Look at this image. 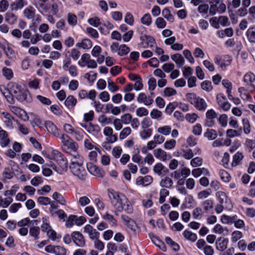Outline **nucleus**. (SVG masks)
<instances>
[{
  "label": "nucleus",
  "instance_id": "69168bd1",
  "mask_svg": "<svg viewBox=\"0 0 255 255\" xmlns=\"http://www.w3.org/2000/svg\"><path fill=\"white\" fill-rule=\"evenodd\" d=\"M150 116L152 119H155L157 121H159L162 116V113L157 109H154L151 111Z\"/></svg>",
  "mask_w": 255,
  "mask_h": 255
},
{
  "label": "nucleus",
  "instance_id": "338daca9",
  "mask_svg": "<svg viewBox=\"0 0 255 255\" xmlns=\"http://www.w3.org/2000/svg\"><path fill=\"white\" fill-rule=\"evenodd\" d=\"M141 23L145 25L149 26L152 22V19L149 13H146L141 18Z\"/></svg>",
  "mask_w": 255,
  "mask_h": 255
},
{
  "label": "nucleus",
  "instance_id": "1a4fd4ad",
  "mask_svg": "<svg viewBox=\"0 0 255 255\" xmlns=\"http://www.w3.org/2000/svg\"><path fill=\"white\" fill-rule=\"evenodd\" d=\"M153 153L155 158L161 161H166L171 158V154H168L165 151L160 148L154 149Z\"/></svg>",
  "mask_w": 255,
  "mask_h": 255
},
{
  "label": "nucleus",
  "instance_id": "bb28decb",
  "mask_svg": "<svg viewBox=\"0 0 255 255\" xmlns=\"http://www.w3.org/2000/svg\"><path fill=\"white\" fill-rule=\"evenodd\" d=\"M228 243V239L220 238L216 243V248L219 251H223L227 249Z\"/></svg>",
  "mask_w": 255,
  "mask_h": 255
},
{
  "label": "nucleus",
  "instance_id": "e2e57ef3",
  "mask_svg": "<svg viewBox=\"0 0 255 255\" xmlns=\"http://www.w3.org/2000/svg\"><path fill=\"white\" fill-rule=\"evenodd\" d=\"M91 59L90 55L88 53L83 54L80 60L78 61V64L81 67L86 66V63Z\"/></svg>",
  "mask_w": 255,
  "mask_h": 255
},
{
  "label": "nucleus",
  "instance_id": "4d7b16f0",
  "mask_svg": "<svg viewBox=\"0 0 255 255\" xmlns=\"http://www.w3.org/2000/svg\"><path fill=\"white\" fill-rule=\"evenodd\" d=\"M204 136L209 140H213L217 137V133L214 129H210L207 130Z\"/></svg>",
  "mask_w": 255,
  "mask_h": 255
},
{
  "label": "nucleus",
  "instance_id": "20e7f679",
  "mask_svg": "<svg viewBox=\"0 0 255 255\" xmlns=\"http://www.w3.org/2000/svg\"><path fill=\"white\" fill-rule=\"evenodd\" d=\"M7 86L9 87L13 98L14 97L19 102H30L32 101L29 91L26 88L22 87L18 83L10 82Z\"/></svg>",
  "mask_w": 255,
  "mask_h": 255
},
{
  "label": "nucleus",
  "instance_id": "dca6fc26",
  "mask_svg": "<svg viewBox=\"0 0 255 255\" xmlns=\"http://www.w3.org/2000/svg\"><path fill=\"white\" fill-rule=\"evenodd\" d=\"M84 232L88 234L89 238L92 240L97 239L99 237V233L90 225H86L84 227Z\"/></svg>",
  "mask_w": 255,
  "mask_h": 255
},
{
  "label": "nucleus",
  "instance_id": "cd10ccee",
  "mask_svg": "<svg viewBox=\"0 0 255 255\" xmlns=\"http://www.w3.org/2000/svg\"><path fill=\"white\" fill-rule=\"evenodd\" d=\"M47 249H52L53 253L55 255H66V250L65 248L59 246H53L49 245L47 246Z\"/></svg>",
  "mask_w": 255,
  "mask_h": 255
},
{
  "label": "nucleus",
  "instance_id": "ddd939ff",
  "mask_svg": "<svg viewBox=\"0 0 255 255\" xmlns=\"http://www.w3.org/2000/svg\"><path fill=\"white\" fill-rule=\"evenodd\" d=\"M87 168L89 172L94 176L102 177L105 175V172L103 170L97 166L91 163L87 165Z\"/></svg>",
  "mask_w": 255,
  "mask_h": 255
},
{
  "label": "nucleus",
  "instance_id": "9d476101",
  "mask_svg": "<svg viewBox=\"0 0 255 255\" xmlns=\"http://www.w3.org/2000/svg\"><path fill=\"white\" fill-rule=\"evenodd\" d=\"M153 182V178L150 175L138 176L135 180V183L138 186L143 187L150 185Z\"/></svg>",
  "mask_w": 255,
  "mask_h": 255
},
{
  "label": "nucleus",
  "instance_id": "0eeeda50",
  "mask_svg": "<svg viewBox=\"0 0 255 255\" xmlns=\"http://www.w3.org/2000/svg\"><path fill=\"white\" fill-rule=\"evenodd\" d=\"M210 4L209 13L211 15L223 13L226 10V5L223 2V0H211Z\"/></svg>",
  "mask_w": 255,
  "mask_h": 255
},
{
  "label": "nucleus",
  "instance_id": "37998d69",
  "mask_svg": "<svg viewBox=\"0 0 255 255\" xmlns=\"http://www.w3.org/2000/svg\"><path fill=\"white\" fill-rule=\"evenodd\" d=\"M52 197L54 200H56L58 203L63 205H66V201L61 194L55 192L53 193Z\"/></svg>",
  "mask_w": 255,
  "mask_h": 255
},
{
  "label": "nucleus",
  "instance_id": "58836bf2",
  "mask_svg": "<svg viewBox=\"0 0 255 255\" xmlns=\"http://www.w3.org/2000/svg\"><path fill=\"white\" fill-rule=\"evenodd\" d=\"M165 167L161 163H157L153 167V172L158 175H162L164 172Z\"/></svg>",
  "mask_w": 255,
  "mask_h": 255
},
{
  "label": "nucleus",
  "instance_id": "c756f323",
  "mask_svg": "<svg viewBox=\"0 0 255 255\" xmlns=\"http://www.w3.org/2000/svg\"><path fill=\"white\" fill-rule=\"evenodd\" d=\"M184 238L191 242H195L197 239V235L189 230H186L183 233Z\"/></svg>",
  "mask_w": 255,
  "mask_h": 255
},
{
  "label": "nucleus",
  "instance_id": "423d86ee",
  "mask_svg": "<svg viewBox=\"0 0 255 255\" xmlns=\"http://www.w3.org/2000/svg\"><path fill=\"white\" fill-rule=\"evenodd\" d=\"M187 100L199 111H205L207 108V104L205 100L198 97L193 93H188L186 95Z\"/></svg>",
  "mask_w": 255,
  "mask_h": 255
},
{
  "label": "nucleus",
  "instance_id": "9b49d317",
  "mask_svg": "<svg viewBox=\"0 0 255 255\" xmlns=\"http://www.w3.org/2000/svg\"><path fill=\"white\" fill-rule=\"evenodd\" d=\"M113 128L110 127H106L103 129V133L109 143H114L118 140L117 135L113 134Z\"/></svg>",
  "mask_w": 255,
  "mask_h": 255
},
{
  "label": "nucleus",
  "instance_id": "ea45409f",
  "mask_svg": "<svg viewBox=\"0 0 255 255\" xmlns=\"http://www.w3.org/2000/svg\"><path fill=\"white\" fill-rule=\"evenodd\" d=\"M157 132L159 134L163 135H168L171 132V128L169 126H164L163 127H159L157 129Z\"/></svg>",
  "mask_w": 255,
  "mask_h": 255
},
{
  "label": "nucleus",
  "instance_id": "864d4df0",
  "mask_svg": "<svg viewBox=\"0 0 255 255\" xmlns=\"http://www.w3.org/2000/svg\"><path fill=\"white\" fill-rule=\"evenodd\" d=\"M211 190L208 189L199 192L197 194V197L199 199L202 200L208 198L209 196L211 195Z\"/></svg>",
  "mask_w": 255,
  "mask_h": 255
},
{
  "label": "nucleus",
  "instance_id": "0e129e2a",
  "mask_svg": "<svg viewBox=\"0 0 255 255\" xmlns=\"http://www.w3.org/2000/svg\"><path fill=\"white\" fill-rule=\"evenodd\" d=\"M32 120L31 124L33 128L35 126L39 127L42 124V121L39 116L36 115H32Z\"/></svg>",
  "mask_w": 255,
  "mask_h": 255
},
{
  "label": "nucleus",
  "instance_id": "72a5a7b5",
  "mask_svg": "<svg viewBox=\"0 0 255 255\" xmlns=\"http://www.w3.org/2000/svg\"><path fill=\"white\" fill-rule=\"evenodd\" d=\"M162 15L167 20L170 22H173L174 21V17L168 7H165L162 10Z\"/></svg>",
  "mask_w": 255,
  "mask_h": 255
},
{
  "label": "nucleus",
  "instance_id": "680f3d73",
  "mask_svg": "<svg viewBox=\"0 0 255 255\" xmlns=\"http://www.w3.org/2000/svg\"><path fill=\"white\" fill-rule=\"evenodd\" d=\"M152 125V122L149 118H145L141 122V128L150 129L149 128Z\"/></svg>",
  "mask_w": 255,
  "mask_h": 255
},
{
  "label": "nucleus",
  "instance_id": "49530a36",
  "mask_svg": "<svg viewBox=\"0 0 255 255\" xmlns=\"http://www.w3.org/2000/svg\"><path fill=\"white\" fill-rule=\"evenodd\" d=\"M248 40L251 42H255V26L249 28L247 31Z\"/></svg>",
  "mask_w": 255,
  "mask_h": 255
},
{
  "label": "nucleus",
  "instance_id": "473e14b6",
  "mask_svg": "<svg viewBox=\"0 0 255 255\" xmlns=\"http://www.w3.org/2000/svg\"><path fill=\"white\" fill-rule=\"evenodd\" d=\"M213 232L215 234H222L224 236L228 234V230L223 227L220 224H217L213 229Z\"/></svg>",
  "mask_w": 255,
  "mask_h": 255
},
{
  "label": "nucleus",
  "instance_id": "6ab92c4d",
  "mask_svg": "<svg viewBox=\"0 0 255 255\" xmlns=\"http://www.w3.org/2000/svg\"><path fill=\"white\" fill-rule=\"evenodd\" d=\"M0 91L9 103L10 104L14 103L15 100L8 87L7 88L4 86L1 85L0 86Z\"/></svg>",
  "mask_w": 255,
  "mask_h": 255
},
{
  "label": "nucleus",
  "instance_id": "a878e982",
  "mask_svg": "<svg viewBox=\"0 0 255 255\" xmlns=\"http://www.w3.org/2000/svg\"><path fill=\"white\" fill-rule=\"evenodd\" d=\"M26 5V0H15L10 4V7L13 10H18L22 9Z\"/></svg>",
  "mask_w": 255,
  "mask_h": 255
},
{
  "label": "nucleus",
  "instance_id": "f257e3e1",
  "mask_svg": "<svg viewBox=\"0 0 255 255\" xmlns=\"http://www.w3.org/2000/svg\"><path fill=\"white\" fill-rule=\"evenodd\" d=\"M109 196L111 204L116 208L114 213L116 216H119V212L122 211L123 207L121 206L122 204L126 205V208H124L125 212L129 214L132 213L133 210L132 205L125 195L119 192H110L109 193Z\"/></svg>",
  "mask_w": 255,
  "mask_h": 255
},
{
  "label": "nucleus",
  "instance_id": "f3484780",
  "mask_svg": "<svg viewBox=\"0 0 255 255\" xmlns=\"http://www.w3.org/2000/svg\"><path fill=\"white\" fill-rule=\"evenodd\" d=\"M255 81V75L249 72L245 75L244 77V82L247 86H249V90L254 91L255 87L253 83Z\"/></svg>",
  "mask_w": 255,
  "mask_h": 255
},
{
  "label": "nucleus",
  "instance_id": "13d9d810",
  "mask_svg": "<svg viewBox=\"0 0 255 255\" xmlns=\"http://www.w3.org/2000/svg\"><path fill=\"white\" fill-rule=\"evenodd\" d=\"M131 132V129L129 127H126L124 128L119 134V138L121 139L126 138Z\"/></svg>",
  "mask_w": 255,
  "mask_h": 255
},
{
  "label": "nucleus",
  "instance_id": "412c9836",
  "mask_svg": "<svg viewBox=\"0 0 255 255\" xmlns=\"http://www.w3.org/2000/svg\"><path fill=\"white\" fill-rule=\"evenodd\" d=\"M71 236L74 242L78 246L82 247L85 245L84 237L80 232H74Z\"/></svg>",
  "mask_w": 255,
  "mask_h": 255
},
{
  "label": "nucleus",
  "instance_id": "e433bc0d",
  "mask_svg": "<svg viewBox=\"0 0 255 255\" xmlns=\"http://www.w3.org/2000/svg\"><path fill=\"white\" fill-rule=\"evenodd\" d=\"M242 125L244 133L249 134L251 131V124L249 120L247 118L243 119L242 120Z\"/></svg>",
  "mask_w": 255,
  "mask_h": 255
},
{
  "label": "nucleus",
  "instance_id": "8fccbe9b",
  "mask_svg": "<svg viewBox=\"0 0 255 255\" xmlns=\"http://www.w3.org/2000/svg\"><path fill=\"white\" fill-rule=\"evenodd\" d=\"M176 145V141L174 139H170L164 143L163 147L165 149L171 150L173 149Z\"/></svg>",
  "mask_w": 255,
  "mask_h": 255
},
{
  "label": "nucleus",
  "instance_id": "39448f33",
  "mask_svg": "<svg viewBox=\"0 0 255 255\" xmlns=\"http://www.w3.org/2000/svg\"><path fill=\"white\" fill-rule=\"evenodd\" d=\"M56 164L50 161L47 165L54 170L57 173L62 174L68 169V161L64 156H60L55 160Z\"/></svg>",
  "mask_w": 255,
  "mask_h": 255
},
{
  "label": "nucleus",
  "instance_id": "c85d7f7f",
  "mask_svg": "<svg viewBox=\"0 0 255 255\" xmlns=\"http://www.w3.org/2000/svg\"><path fill=\"white\" fill-rule=\"evenodd\" d=\"M244 156L243 153L241 152H237L234 156L233 158V161L232 162V166L233 167H236L239 165L241 161L243 159Z\"/></svg>",
  "mask_w": 255,
  "mask_h": 255
},
{
  "label": "nucleus",
  "instance_id": "a19ab883",
  "mask_svg": "<svg viewBox=\"0 0 255 255\" xmlns=\"http://www.w3.org/2000/svg\"><path fill=\"white\" fill-rule=\"evenodd\" d=\"M86 133L83 130L78 129H77L72 134L75 139L78 141H82Z\"/></svg>",
  "mask_w": 255,
  "mask_h": 255
},
{
  "label": "nucleus",
  "instance_id": "4c0bfd02",
  "mask_svg": "<svg viewBox=\"0 0 255 255\" xmlns=\"http://www.w3.org/2000/svg\"><path fill=\"white\" fill-rule=\"evenodd\" d=\"M77 104V100L73 96L70 95L68 96L65 101V105L69 108H72Z\"/></svg>",
  "mask_w": 255,
  "mask_h": 255
},
{
  "label": "nucleus",
  "instance_id": "052dcab7",
  "mask_svg": "<svg viewBox=\"0 0 255 255\" xmlns=\"http://www.w3.org/2000/svg\"><path fill=\"white\" fill-rule=\"evenodd\" d=\"M13 176V173L9 168H5L2 173L3 181L11 179Z\"/></svg>",
  "mask_w": 255,
  "mask_h": 255
},
{
  "label": "nucleus",
  "instance_id": "603ef678",
  "mask_svg": "<svg viewBox=\"0 0 255 255\" xmlns=\"http://www.w3.org/2000/svg\"><path fill=\"white\" fill-rule=\"evenodd\" d=\"M201 87L202 90L207 91L210 92L213 89L211 82L208 80H205L201 83Z\"/></svg>",
  "mask_w": 255,
  "mask_h": 255
},
{
  "label": "nucleus",
  "instance_id": "a211bd4d",
  "mask_svg": "<svg viewBox=\"0 0 255 255\" xmlns=\"http://www.w3.org/2000/svg\"><path fill=\"white\" fill-rule=\"evenodd\" d=\"M102 48L98 45L95 46L91 51L92 55L97 58V62L99 64L102 63L105 60V57L101 54Z\"/></svg>",
  "mask_w": 255,
  "mask_h": 255
},
{
  "label": "nucleus",
  "instance_id": "5fc2aeb1",
  "mask_svg": "<svg viewBox=\"0 0 255 255\" xmlns=\"http://www.w3.org/2000/svg\"><path fill=\"white\" fill-rule=\"evenodd\" d=\"M130 51L129 48L125 44L120 45L118 54L121 56L127 55Z\"/></svg>",
  "mask_w": 255,
  "mask_h": 255
},
{
  "label": "nucleus",
  "instance_id": "2f4dec72",
  "mask_svg": "<svg viewBox=\"0 0 255 255\" xmlns=\"http://www.w3.org/2000/svg\"><path fill=\"white\" fill-rule=\"evenodd\" d=\"M23 13L25 17L31 19L34 17L35 11L34 8L32 6H29L24 9Z\"/></svg>",
  "mask_w": 255,
  "mask_h": 255
},
{
  "label": "nucleus",
  "instance_id": "5701e85b",
  "mask_svg": "<svg viewBox=\"0 0 255 255\" xmlns=\"http://www.w3.org/2000/svg\"><path fill=\"white\" fill-rule=\"evenodd\" d=\"M122 218L125 224L131 231H135L137 228V225L135 221L128 216H122Z\"/></svg>",
  "mask_w": 255,
  "mask_h": 255
},
{
  "label": "nucleus",
  "instance_id": "774afa93",
  "mask_svg": "<svg viewBox=\"0 0 255 255\" xmlns=\"http://www.w3.org/2000/svg\"><path fill=\"white\" fill-rule=\"evenodd\" d=\"M47 235L48 238L52 241H55L61 237L60 235H57L56 232L52 229L47 231Z\"/></svg>",
  "mask_w": 255,
  "mask_h": 255
},
{
  "label": "nucleus",
  "instance_id": "79ce46f5",
  "mask_svg": "<svg viewBox=\"0 0 255 255\" xmlns=\"http://www.w3.org/2000/svg\"><path fill=\"white\" fill-rule=\"evenodd\" d=\"M5 21L9 24H14L17 20V16L12 12H7L5 16Z\"/></svg>",
  "mask_w": 255,
  "mask_h": 255
},
{
  "label": "nucleus",
  "instance_id": "4468645a",
  "mask_svg": "<svg viewBox=\"0 0 255 255\" xmlns=\"http://www.w3.org/2000/svg\"><path fill=\"white\" fill-rule=\"evenodd\" d=\"M1 115L3 116V122L7 128L12 129L13 128V123L14 121V118L7 112H2Z\"/></svg>",
  "mask_w": 255,
  "mask_h": 255
},
{
  "label": "nucleus",
  "instance_id": "bf43d9fd",
  "mask_svg": "<svg viewBox=\"0 0 255 255\" xmlns=\"http://www.w3.org/2000/svg\"><path fill=\"white\" fill-rule=\"evenodd\" d=\"M177 94V91L172 88L166 87L163 92V96L164 97H171Z\"/></svg>",
  "mask_w": 255,
  "mask_h": 255
},
{
  "label": "nucleus",
  "instance_id": "c03bdc74",
  "mask_svg": "<svg viewBox=\"0 0 255 255\" xmlns=\"http://www.w3.org/2000/svg\"><path fill=\"white\" fill-rule=\"evenodd\" d=\"M13 201L11 197H8L5 198H2L0 196V207L6 208Z\"/></svg>",
  "mask_w": 255,
  "mask_h": 255
},
{
  "label": "nucleus",
  "instance_id": "c9c22d12",
  "mask_svg": "<svg viewBox=\"0 0 255 255\" xmlns=\"http://www.w3.org/2000/svg\"><path fill=\"white\" fill-rule=\"evenodd\" d=\"M152 133V129L141 128V130L139 132V135L142 139L145 140L150 137Z\"/></svg>",
  "mask_w": 255,
  "mask_h": 255
},
{
  "label": "nucleus",
  "instance_id": "2eb2a0df",
  "mask_svg": "<svg viewBox=\"0 0 255 255\" xmlns=\"http://www.w3.org/2000/svg\"><path fill=\"white\" fill-rule=\"evenodd\" d=\"M217 115L213 109L209 110L206 113L205 125L209 127H212L214 124V119Z\"/></svg>",
  "mask_w": 255,
  "mask_h": 255
},
{
  "label": "nucleus",
  "instance_id": "a18cd8bd",
  "mask_svg": "<svg viewBox=\"0 0 255 255\" xmlns=\"http://www.w3.org/2000/svg\"><path fill=\"white\" fill-rule=\"evenodd\" d=\"M222 85L227 89V93L229 99H231V90L232 89V85L228 80H223L222 81Z\"/></svg>",
  "mask_w": 255,
  "mask_h": 255
},
{
  "label": "nucleus",
  "instance_id": "6e6d98bb",
  "mask_svg": "<svg viewBox=\"0 0 255 255\" xmlns=\"http://www.w3.org/2000/svg\"><path fill=\"white\" fill-rule=\"evenodd\" d=\"M3 75L7 80H10L13 77L12 70L6 67H3L2 69Z\"/></svg>",
  "mask_w": 255,
  "mask_h": 255
},
{
  "label": "nucleus",
  "instance_id": "f8f14e48",
  "mask_svg": "<svg viewBox=\"0 0 255 255\" xmlns=\"http://www.w3.org/2000/svg\"><path fill=\"white\" fill-rule=\"evenodd\" d=\"M10 111L18 117L24 121H27L28 120V117L26 113L23 110L15 106H10L9 107Z\"/></svg>",
  "mask_w": 255,
  "mask_h": 255
},
{
  "label": "nucleus",
  "instance_id": "6e6552de",
  "mask_svg": "<svg viewBox=\"0 0 255 255\" xmlns=\"http://www.w3.org/2000/svg\"><path fill=\"white\" fill-rule=\"evenodd\" d=\"M177 156H181L186 159H191L194 154L191 149L189 148L187 145H183L181 146L180 149L176 152Z\"/></svg>",
  "mask_w": 255,
  "mask_h": 255
},
{
  "label": "nucleus",
  "instance_id": "f03ea898",
  "mask_svg": "<svg viewBox=\"0 0 255 255\" xmlns=\"http://www.w3.org/2000/svg\"><path fill=\"white\" fill-rule=\"evenodd\" d=\"M83 163V158L80 155L78 158H72L69 165L72 174L81 181L85 180L87 176V170Z\"/></svg>",
  "mask_w": 255,
  "mask_h": 255
},
{
  "label": "nucleus",
  "instance_id": "7ed1b4c3",
  "mask_svg": "<svg viewBox=\"0 0 255 255\" xmlns=\"http://www.w3.org/2000/svg\"><path fill=\"white\" fill-rule=\"evenodd\" d=\"M61 147L62 150L72 158H78L80 154L78 151V145L69 135L63 133L60 136Z\"/></svg>",
  "mask_w": 255,
  "mask_h": 255
},
{
  "label": "nucleus",
  "instance_id": "de8ad7c7",
  "mask_svg": "<svg viewBox=\"0 0 255 255\" xmlns=\"http://www.w3.org/2000/svg\"><path fill=\"white\" fill-rule=\"evenodd\" d=\"M87 131L92 134H97L100 131V128L98 125L90 124L87 128Z\"/></svg>",
  "mask_w": 255,
  "mask_h": 255
},
{
  "label": "nucleus",
  "instance_id": "393cba45",
  "mask_svg": "<svg viewBox=\"0 0 255 255\" xmlns=\"http://www.w3.org/2000/svg\"><path fill=\"white\" fill-rule=\"evenodd\" d=\"M76 46L80 48L89 49L92 47L93 43L90 39L84 38L82 39L81 41L77 43Z\"/></svg>",
  "mask_w": 255,
  "mask_h": 255
},
{
  "label": "nucleus",
  "instance_id": "b1692460",
  "mask_svg": "<svg viewBox=\"0 0 255 255\" xmlns=\"http://www.w3.org/2000/svg\"><path fill=\"white\" fill-rule=\"evenodd\" d=\"M249 89V86H247L246 85L245 86L241 87L238 89L242 98L244 100H249L251 98L250 93L254 92V91H250Z\"/></svg>",
  "mask_w": 255,
  "mask_h": 255
},
{
  "label": "nucleus",
  "instance_id": "09e8293b",
  "mask_svg": "<svg viewBox=\"0 0 255 255\" xmlns=\"http://www.w3.org/2000/svg\"><path fill=\"white\" fill-rule=\"evenodd\" d=\"M67 21L70 26H75L77 23V18L76 15L72 13L67 14Z\"/></svg>",
  "mask_w": 255,
  "mask_h": 255
},
{
  "label": "nucleus",
  "instance_id": "4be33fe9",
  "mask_svg": "<svg viewBox=\"0 0 255 255\" xmlns=\"http://www.w3.org/2000/svg\"><path fill=\"white\" fill-rule=\"evenodd\" d=\"M137 101L138 103H143L145 106H150L153 102L152 98L147 97L143 93L139 94L137 98Z\"/></svg>",
  "mask_w": 255,
  "mask_h": 255
},
{
  "label": "nucleus",
  "instance_id": "3c124183",
  "mask_svg": "<svg viewBox=\"0 0 255 255\" xmlns=\"http://www.w3.org/2000/svg\"><path fill=\"white\" fill-rule=\"evenodd\" d=\"M216 197H217L220 204L224 203H227L229 199L226 196V194L222 191H219L216 193Z\"/></svg>",
  "mask_w": 255,
  "mask_h": 255
},
{
  "label": "nucleus",
  "instance_id": "f704fd0d",
  "mask_svg": "<svg viewBox=\"0 0 255 255\" xmlns=\"http://www.w3.org/2000/svg\"><path fill=\"white\" fill-rule=\"evenodd\" d=\"M172 59L176 63L178 67H182L184 63V59L180 54H175L171 56Z\"/></svg>",
  "mask_w": 255,
  "mask_h": 255
},
{
  "label": "nucleus",
  "instance_id": "7c9ffc66",
  "mask_svg": "<svg viewBox=\"0 0 255 255\" xmlns=\"http://www.w3.org/2000/svg\"><path fill=\"white\" fill-rule=\"evenodd\" d=\"M173 184L172 179L169 177H165L160 182V186L162 188H170Z\"/></svg>",
  "mask_w": 255,
  "mask_h": 255
},
{
  "label": "nucleus",
  "instance_id": "aec40b11",
  "mask_svg": "<svg viewBox=\"0 0 255 255\" xmlns=\"http://www.w3.org/2000/svg\"><path fill=\"white\" fill-rule=\"evenodd\" d=\"M44 125L48 132L54 136H59L58 129L53 123L50 121H46L45 122Z\"/></svg>",
  "mask_w": 255,
  "mask_h": 255
}]
</instances>
